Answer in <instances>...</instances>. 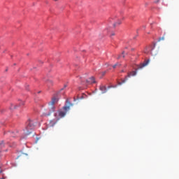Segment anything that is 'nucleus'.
Segmentation results:
<instances>
[{
	"mask_svg": "<svg viewBox=\"0 0 179 179\" xmlns=\"http://www.w3.org/2000/svg\"><path fill=\"white\" fill-rule=\"evenodd\" d=\"M71 106H72V103L69 100L66 99L64 106H63L62 110H59L57 113H55V117L57 120L64 118L66 115V113L71 110Z\"/></svg>",
	"mask_w": 179,
	"mask_h": 179,
	"instance_id": "f257e3e1",
	"label": "nucleus"
},
{
	"mask_svg": "<svg viewBox=\"0 0 179 179\" xmlns=\"http://www.w3.org/2000/svg\"><path fill=\"white\" fill-rule=\"evenodd\" d=\"M36 128V124H34V122L33 120H29L27 122V126L25 127V129L23 130V135L24 136H27L34 131V129Z\"/></svg>",
	"mask_w": 179,
	"mask_h": 179,
	"instance_id": "f03ea898",
	"label": "nucleus"
},
{
	"mask_svg": "<svg viewBox=\"0 0 179 179\" xmlns=\"http://www.w3.org/2000/svg\"><path fill=\"white\" fill-rule=\"evenodd\" d=\"M55 103H58V98L57 96H53L52 98L50 105H49V112L48 113H45V115H51V113L55 111V106H54Z\"/></svg>",
	"mask_w": 179,
	"mask_h": 179,
	"instance_id": "7ed1b4c3",
	"label": "nucleus"
},
{
	"mask_svg": "<svg viewBox=\"0 0 179 179\" xmlns=\"http://www.w3.org/2000/svg\"><path fill=\"white\" fill-rule=\"evenodd\" d=\"M138 69L129 72L127 73V76H125L124 80H122V82H118L117 85H122L123 83H125V82H127V80H128V78H131V76H136V73H138Z\"/></svg>",
	"mask_w": 179,
	"mask_h": 179,
	"instance_id": "20e7f679",
	"label": "nucleus"
},
{
	"mask_svg": "<svg viewBox=\"0 0 179 179\" xmlns=\"http://www.w3.org/2000/svg\"><path fill=\"white\" fill-rule=\"evenodd\" d=\"M92 83H96V80L94 79V77H91L88 80H86V82H82L81 85H83L84 87H79V90H82V89H86L87 87V85H92Z\"/></svg>",
	"mask_w": 179,
	"mask_h": 179,
	"instance_id": "39448f33",
	"label": "nucleus"
},
{
	"mask_svg": "<svg viewBox=\"0 0 179 179\" xmlns=\"http://www.w3.org/2000/svg\"><path fill=\"white\" fill-rule=\"evenodd\" d=\"M156 48V43H152V45H150L149 46H147L145 48V50L144 52L145 54H148V52H152V51Z\"/></svg>",
	"mask_w": 179,
	"mask_h": 179,
	"instance_id": "423d86ee",
	"label": "nucleus"
},
{
	"mask_svg": "<svg viewBox=\"0 0 179 179\" xmlns=\"http://www.w3.org/2000/svg\"><path fill=\"white\" fill-rule=\"evenodd\" d=\"M149 59L146 60L145 62H144L143 64H141L138 68L137 69H142V68H145V66H146V65H148L149 64Z\"/></svg>",
	"mask_w": 179,
	"mask_h": 179,
	"instance_id": "0eeeda50",
	"label": "nucleus"
},
{
	"mask_svg": "<svg viewBox=\"0 0 179 179\" xmlns=\"http://www.w3.org/2000/svg\"><path fill=\"white\" fill-rule=\"evenodd\" d=\"M87 97V96L85 94H83V95L79 97V96H77V98L74 97L73 98V101H76V100H82L83 99H86Z\"/></svg>",
	"mask_w": 179,
	"mask_h": 179,
	"instance_id": "6e6552de",
	"label": "nucleus"
},
{
	"mask_svg": "<svg viewBox=\"0 0 179 179\" xmlns=\"http://www.w3.org/2000/svg\"><path fill=\"white\" fill-rule=\"evenodd\" d=\"M99 90H101L102 94L107 93V87L104 85H101L99 87Z\"/></svg>",
	"mask_w": 179,
	"mask_h": 179,
	"instance_id": "1a4fd4ad",
	"label": "nucleus"
},
{
	"mask_svg": "<svg viewBox=\"0 0 179 179\" xmlns=\"http://www.w3.org/2000/svg\"><path fill=\"white\" fill-rule=\"evenodd\" d=\"M103 34H108V35H110V36H115V34L114 32H112L111 34H110V30H108V29L104 30Z\"/></svg>",
	"mask_w": 179,
	"mask_h": 179,
	"instance_id": "9d476101",
	"label": "nucleus"
},
{
	"mask_svg": "<svg viewBox=\"0 0 179 179\" xmlns=\"http://www.w3.org/2000/svg\"><path fill=\"white\" fill-rule=\"evenodd\" d=\"M122 22L121 20H117V21L116 22H114L113 24V27H117V26H120V24H121Z\"/></svg>",
	"mask_w": 179,
	"mask_h": 179,
	"instance_id": "9b49d317",
	"label": "nucleus"
},
{
	"mask_svg": "<svg viewBox=\"0 0 179 179\" xmlns=\"http://www.w3.org/2000/svg\"><path fill=\"white\" fill-rule=\"evenodd\" d=\"M57 121H58V120H51L50 122V127H54V125H55L57 124Z\"/></svg>",
	"mask_w": 179,
	"mask_h": 179,
	"instance_id": "f8f14e48",
	"label": "nucleus"
},
{
	"mask_svg": "<svg viewBox=\"0 0 179 179\" xmlns=\"http://www.w3.org/2000/svg\"><path fill=\"white\" fill-rule=\"evenodd\" d=\"M8 135H10L13 138H15V136H16V133H15V131H9L8 132Z\"/></svg>",
	"mask_w": 179,
	"mask_h": 179,
	"instance_id": "ddd939ff",
	"label": "nucleus"
},
{
	"mask_svg": "<svg viewBox=\"0 0 179 179\" xmlns=\"http://www.w3.org/2000/svg\"><path fill=\"white\" fill-rule=\"evenodd\" d=\"M5 147V144L3 143V141H1V143H0V153L2 150V148Z\"/></svg>",
	"mask_w": 179,
	"mask_h": 179,
	"instance_id": "4468645a",
	"label": "nucleus"
},
{
	"mask_svg": "<svg viewBox=\"0 0 179 179\" xmlns=\"http://www.w3.org/2000/svg\"><path fill=\"white\" fill-rule=\"evenodd\" d=\"M46 83H47L48 86H51V85H52V80H48L46 81Z\"/></svg>",
	"mask_w": 179,
	"mask_h": 179,
	"instance_id": "2eb2a0df",
	"label": "nucleus"
},
{
	"mask_svg": "<svg viewBox=\"0 0 179 179\" xmlns=\"http://www.w3.org/2000/svg\"><path fill=\"white\" fill-rule=\"evenodd\" d=\"M18 101L20 102L19 107H21V106H24V101L18 99Z\"/></svg>",
	"mask_w": 179,
	"mask_h": 179,
	"instance_id": "dca6fc26",
	"label": "nucleus"
},
{
	"mask_svg": "<svg viewBox=\"0 0 179 179\" xmlns=\"http://www.w3.org/2000/svg\"><path fill=\"white\" fill-rule=\"evenodd\" d=\"M17 107H18L17 105H13V103H11V106L10 107V109L11 110H15V108H16Z\"/></svg>",
	"mask_w": 179,
	"mask_h": 179,
	"instance_id": "f3484780",
	"label": "nucleus"
},
{
	"mask_svg": "<svg viewBox=\"0 0 179 179\" xmlns=\"http://www.w3.org/2000/svg\"><path fill=\"white\" fill-rule=\"evenodd\" d=\"M116 66H121V64H120V63H116L115 64H114L113 66V68L114 69H115V67Z\"/></svg>",
	"mask_w": 179,
	"mask_h": 179,
	"instance_id": "a211bd4d",
	"label": "nucleus"
},
{
	"mask_svg": "<svg viewBox=\"0 0 179 179\" xmlns=\"http://www.w3.org/2000/svg\"><path fill=\"white\" fill-rule=\"evenodd\" d=\"M124 52H122V55H118V57H117V59H120V58H121V57H122L124 58V57H125V56L124 55Z\"/></svg>",
	"mask_w": 179,
	"mask_h": 179,
	"instance_id": "6ab92c4d",
	"label": "nucleus"
},
{
	"mask_svg": "<svg viewBox=\"0 0 179 179\" xmlns=\"http://www.w3.org/2000/svg\"><path fill=\"white\" fill-rule=\"evenodd\" d=\"M113 20H114V18L109 19L108 20L109 23H113Z\"/></svg>",
	"mask_w": 179,
	"mask_h": 179,
	"instance_id": "aec40b11",
	"label": "nucleus"
},
{
	"mask_svg": "<svg viewBox=\"0 0 179 179\" xmlns=\"http://www.w3.org/2000/svg\"><path fill=\"white\" fill-rule=\"evenodd\" d=\"M68 87V85H64V87L61 89V90H64V89Z\"/></svg>",
	"mask_w": 179,
	"mask_h": 179,
	"instance_id": "412c9836",
	"label": "nucleus"
},
{
	"mask_svg": "<svg viewBox=\"0 0 179 179\" xmlns=\"http://www.w3.org/2000/svg\"><path fill=\"white\" fill-rule=\"evenodd\" d=\"M162 40H164V37L159 38L158 39V41H162Z\"/></svg>",
	"mask_w": 179,
	"mask_h": 179,
	"instance_id": "4be33fe9",
	"label": "nucleus"
},
{
	"mask_svg": "<svg viewBox=\"0 0 179 179\" xmlns=\"http://www.w3.org/2000/svg\"><path fill=\"white\" fill-rule=\"evenodd\" d=\"M159 2H160V0H157L155 1V3H159Z\"/></svg>",
	"mask_w": 179,
	"mask_h": 179,
	"instance_id": "5701e85b",
	"label": "nucleus"
},
{
	"mask_svg": "<svg viewBox=\"0 0 179 179\" xmlns=\"http://www.w3.org/2000/svg\"><path fill=\"white\" fill-rule=\"evenodd\" d=\"M26 90H29V85L25 86Z\"/></svg>",
	"mask_w": 179,
	"mask_h": 179,
	"instance_id": "b1692460",
	"label": "nucleus"
},
{
	"mask_svg": "<svg viewBox=\"0 0 179 179\" xmlns=\"http://www.w3.org/2000/svg\"><path fill=\"white\" fill-rule=\"evenodd\" d=\"M120 72L122 73L125 72V71L122 70Z\"/></svg>",
	"mask_w": 179,
	"mask_h": 179,
	"instance_id": "393cba45",
	"label": "nucleus"
},
{
	"mask_svg": "<svg viewBox=\"0 0 179 179\" xmlns=\"http://www.w3.org/2000/svg\"><path fill=\"white\" fill-rule=\"evenodd\" d=\"M6 177H3V178H1L0 179H6Z\"/></svg>",
	"mask_w": 179,
	"mask_h": 179,
	"instance_id": "a878e982",
	"label": "nucleus"
},
{
	"mask_svg": "<svg viewBox=\"0 0 179 179\" xmlns=\"http://www.w3.org/2000/svg\"><path fill=\"white\" fill-rule=\"evenodd\" d=\"M103 75H106V71L103 72Z\"/></svg>",
	"mask_w": 179,
	"mask_h": 179,
	"instance_id": "bb28decb",
	"label": "nucleus"
},
{
	"mask_svg": "<svg viewBox=\"0 0 179 179\" xmlns=\"http://www.w3.org/2000/svg\"><path fill=\"white\" fill-rule=\"evenodd\" d=\"M110 87H111V86H108V89H110Z\"/></svg>",
	"mask_w": 179,
	"mask_h": 179,
	"instance_id": "cd10ccee",
	"label": "nucleus"
},
{
	"mask_svg": "<svg viewBox=\"0 0 179 179\" xmlns=\"http://www.w3.org/2000/svg\"><path fill=\"white\" fill-rule=\"evenodd\" d=\"M1 173H2V170H0V174H1Z\"/></svg>",
	"mask_w": 179,
	"mask_h": 179,
	"instance_id": "c85d7f7f",
	"label": "nucleus"
},
{
	"mask_svg": "<svg viewBox=\"0 0 179 179\" xmlns=\"http://www.w3.org/2000/svg\"><path fill=\"white\" fill-rule=\"evenodd\" d=\"M6 72H8V69H6Z\"/></svg>",
	"mask_w": 179,
	"mask_h": 179,
	"instance_id": "c756f323",
	"label": "nucleus"
},
{
	"mask_svg": "<svg viewBox=\"0 0 179 179\" xmlns=\"http://www.w3.org/2000/svg\"><path fill=\"white\" fill-rule=\"evenodd\" d=\"M38 93H41V91L38 92Z\"/></svg>",
	"mask_w": 179,
	"mask_h": 179,
	"instance_id": "7c9ffc66",
	"label": "nucleus"
},
{
	"mask_svg": "<svg viewBox=\"0 0 179 179\" xmlns=\"http://www.w3.org/2000/svg\"><path fill=\"white\" fill-rule=\"evenodd\" d=\"M113 87H117V85L114 86Z\"/></svg>",
	"mask_w": 179,
	"mask_h": 179,
	"instance_id": "2f4dec72",
	"label": "nucleus"
},
{
	"mask_svg": "<svg viewBox=\"0 0 179 179\" xmlns=\"http://www.w3.org/2000/svg\"><path fill=\"white\" fill-rule=\"evenodd\" d=\"M1 113H3V110H1Z\"/></svg>",
	"mask_w": 179,
	"mask_h": 179,
	"instance_id": "473e14b6",
	"label": "nucleus"
},
{
	"mask_svg": "<svg viewBox=\"0 0 179 179\" xmlns=\"http://www.w3.org/2000/svg\"><path fill=\"white\" fill-rule=\"evenodd\" d=\"M55 1H58V0H55Z\"/></svg>",
	"mask_w": 179,
	"mask_h": 179,
	"instance_id": "72a5a7b5",
	"label": "nucleus"
}]
</instances>
